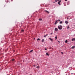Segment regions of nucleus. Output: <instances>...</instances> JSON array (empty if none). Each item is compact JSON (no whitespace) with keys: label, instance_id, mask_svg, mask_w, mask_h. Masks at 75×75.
<instances>
[{"label":"nucleus","instance_id":"nucleus-12","mask_svg":"<svg viewBox=\"0 0 75 75\" xmlns=\"http://www.w3.org/2000/svg\"><path fill=\"white\" fill-rule=\"evenodd\" d=\"M57 23H58V22H57V21H56L54 23V24H57Z\"/></svg>","mask_w":75,"mask_h":75},{"label":"nucleus","instance_id":"nucleus-6","mask_svg":"<svg viewBox=\"0 0 75 75\" xmlns=\"http://www.w3.org/2000/svg\"><path fill=\"white\" fill-rule=\"evenodd\" d=\"M45 11L47 13H49V12L47 11Z\"/></svg>","mask_w":75,"mask_h":75},{"label":"nucleus","instance_id":"nucleus-28","mask_svg":"<svg viewBox=\"0 0 75 75\" xmlns=\"http://www.w3.org/2000/svg\"><path fill=\"white\" fill-rule=\"evenodd\" d=\"M33 66H34V67H35V65H33Z\"/></svg>","mask_w":75,"mask_h":75},{"label":"nucleus","instance_id":"nucleus-25","mask_svg":"<svg viewBox=\"0 0 75 75\" xmlns=\"http://www.w3.org/2000/svg\"><path fill=\"white\" fill-rule=\"evenodd\" d=\"M69 19V18L68 17H67V20H68Z\"/></svg>","mask_w":75,"mask_h":75},{"label":"nucleus","instance_id":"nucleus-15","mask_svg":"<svg viewBox=\"0 0 75 75\" xmlns=\"http://www.w3.org/2000/svg\"><path fill=\"white\" fill-rule=\"evenodd\" d=\"M55 40H57V36H56V37H55Z\"/></svg>","mask_w":75,"mask_h":75},{"label":"nucleus","instance_id":"nucleus-3","mask_svg":"<svg viewBox=\"0 0 75 75\" xmlns=\"http://www.w3.org/2000/svg\"><path fill=\"white\" fill-rule=\"evenodd\" d=\"M49 39L52 42H54V40H53V39L51 38H49Z\"/></svg>","mask_w":75,"mask_h":75},{"label":"nucleus","instance_id":"nucleus-9","mask_svg":"<svg viewBox=\"0 0 75 75\" xmlns=\"http://www.w3.org/2000/svg\"><path fill=\"white\" fill-rule=\"evenodd\" d=\"M44 41V39H42V42H43Z\"/></svg>","mask_w":75,"mask_h":75},{"label":"nucleus","instance_id":"nucleus-13","mask_svg":"<svg viewBox=\"0 0 75 75\" xmlns=\"http://www.w3.org/2000/svg\"><path fill=\"white\" fill-rule=\"evenodd\" d=\"M75 48V46H73L71 47L72 49H73Z\"/></svg>","mask_w":75,"mask_h":75},{"label":"nucleus","instance_id":"nucleus-20","mask_svg":"<svg viewBox=\"0 0 75 75\" xmlns=\"http://www.w3.org/2000/svg\"><path fill=\"white\" fill-rule=\"evenodd\" d=\"M52 47H50L49 49H52Z\"/></svg>","mask_w":75,"mask_h":75},{"label":"nucleus","instance_id":"nucleus-18","mask_svg":"<svg viewBox=\"0 0 75 75\" xmlns=\"http://www.w3.org/2000/svg\"><path fill=\"white\" fill-rule=\"evenodd\" d=\"M60 24H62V21H61L60 22Z\"/></svg>","mask_w":75,"mask_h":75},{"label":"nucleus","instance_id":"nucleus-24","mask_svg":"<svg viewBox=\"0 0 75 75\" xmlns=\"http://www.w3.org/2000/svg\"><path fill=\"white\" fill-rule=\"evenodd\" d=\"M12 60V61H14V59H13Z\"/></svg>","mask_w":75,"mask_h":75},{"label":"nucleus","instance_id":"nucleus-29","mask_svg":"<svg viewBox=\"0 0 75 75\" xmlns=\"http://www.w3.org/2000/svg\"><path fill=\"white\" fill-rule=\"evenodd\" d=\"M13 1V0H11V1Z\"/></svg>","mask_w":75,"mask_h":75},{"label":"nucleus","instance_id":"nucleus-11","mask_svg":"<svg viewBox=\"0 0 75 75\" xmlns=\"http://www.w3.org/2000/svg\"><path fill=\"white\" fill-rule=\"evenodd\" d=\"M72 41H74L75 40V38H73L72 39Z\"/></svg>","mask_w":75,"mask_h":75},{"label":"nucleus","instance_id":"nucleus-7","mask_svg":"<svg viewBox=\"0 0 75 75\" xmlns=\"http://www.w3.org/2000/svg\"><path fill=\"white\" fill-rule=\"evenodd\" d=\"M46 55H48V56H49V55H50L49 54H48V53H46Z\"/></svg>","mask_w":75,"mask_h":75},{"label":"nucleus","instance_id":"nucleus-16","mask_svg":"<svg viewBox=\"0 0 75 75\" xmlns=\"http://www.w3.org/2000/svg\"><path fill=\"white\" fill-rule=\"evenodd\" d=\"M41 39H39V38H38L37 39V40L38 41H40V40Z\"/></svg>","mask_w":75,"mask_h":75},{"label":"nucleus","instance_id":"nucleus-23","mask_svg":"<svg viewBox=\"0 0 75 75\" xmlns=\"http://www.w3.org/2000/svg\"><path fill=\"white\" fill-rule=\"evenodd\" d=\"M21 31H22V32H23V31H24V30H21Z\"/></svg>","mask_w":75,"mask_h":75},{"label":"nucleus","instance_id":"nucleus-31","mask_svg":"<svg viewBox=\"0 0 75 75\" xmlns=\"http://www.w3.org/2000/svg\"><path fill=\"white\" fill-rule=\"evenodd\" d=\"M51 35L53 34L52 33H51Z\"/></svg>","mask_w":75,"mask_h":75},{"label":"nucleus","instance_id":"nucleus-8","mask_svg":"<svg viewBox=\"0 0 75 75\" xmlns=\"http://www.w3.org/2000/svg\"><path fill=\"white\" fill-rule=\"evenodd\" d=\"M48 35V34H46V35H44V37H47Z\"/></svg>","mask_w":75,"mask_h":75},{"label":"nucleus","instance_id":"nucleus-26","mask_svg":"<svg viewBox=\"0 0 75 75\" xmlns=\"http://www.w3.org/2000/svg\"><path fill=\"white\" fill-rule=\"evenodd\" d=\"M57 21H60V20H57Z\"/></svg>","mask_w":75,"mask_h":75},{"label":"nucleus","instance_id":"nucleus-5","mask_svg":"<svg viewBox=\"0 0 75 75\" xmlns=\"http://www.w3.org/2000/svg\"><path fill=\"white\" fill-rule=\"evenodd\" d=\"M66 24H68V21H66L65 22Z\"/></svg>","mask_w":75,"mask_h":75},{"label":"nucleus","instance_id":"nucleus-19","mask_svg":"<svg viewBox=\"0 0 75 75\" xmlns=\"http://www.w3.org/2000/svg\"><path fill=\"white\" fill-rule=\"evenodd\" d=\"M39 20L40 21H42V19H39Z\"/></svg>","mask_w":75,"mask_h":75},{"label":"nucleus","instance_id":"nucleus-27","mask_svg":"<svg viewBox=\"0 0 75 75\" xmlns=\"http://www.w3.org/2000/svg\"><path fill=\"white\" fill-rule=\"evenodd\" d=\"M47 48H45V50H47Z\"/></svg>","mask_w":75,"mask_h":75},{"label":"nucleus","instance_id":"nucleus-1","mask_svg":"<svg viewBox=\"0 0 75 75\" xmlns=\"http://www.w3.org/2000/svg\"><path fill=\"white\" fill-rule=\"evenodd\" d=\"M58 27L59 30H62V25H59L58 26Z\"/></svg>","mask_w":75,"mask_h":75},{"label":"nucleus","instance_id":"nucleus-32","mask_svg":"<svg viewBox=\"0 0 75 75\" xmlns=\"http://www.w3.org/2000/svg\"><path fill=\"white\" fill-rule=\"evenodd\" d=\"M58 42H59H59H59V41H58Z\"/></svg>","mask_w":75,"mask_h":75},{"label":"nucleus","instance_id":"nucleus-22","mask_svg":"<svg viewBox=\"0 0 75 75\" xmlns=\"http://www.w3.org/2000/svg\"><path fill=\"white\" fill-rule=\"evenodd\" d=\"M59 0H55V2H57V1H59Z\"/></svg>","mask_w":75,"mask_h":75},{"label":"nucleus","instance_id":"nucleus-4","mask_svg":"<svg viewBox=\"0 0 75 75\" xmlns=\"http://www.w3.org/2000/svg\"><path fill=\"white\" fill-rule=\"evenodd\" d=\"M55 31H58V28H55Z\"/></svg>","mask_w":75,"mask_h":75},{"label":"nucleus","instance_id":"nucleus-2","mask_svg":"<svg viewBox=\"0 0 75 75\" xmlns=\"http://www.w3.org/2000/svg\"><path fill=\"white\" fill-rule=\"evenodd\" d=\"M61 0H60L58 3V4H59V5H61V4H60V3H61Z\"/></svg>","mask_w":75,"mask_h":75},{"label":"nucleus","instance_id":"nucleus-17","mask_svg":"<svg viewBox=\"0 0 75 75\" xmlns=\"http://www.w3.org/2000/svg\"><path fill=\"white\" fill-rule=\"evenodd\" d=\"M65 42H66V43H67V42H68V41L67 40H66L65 41Z\"/></svg>","mask_w":75,"mask_h":75},{"label":"nucleus","instance_id":"nucleus-33","mask_svg":"<svg viewBox=\"0 0 75 75\" xmlns=\"http://www.w3.org/2000/svg\"><path fill=\"white\" fill-rule=\"evenodd\" d=\"M61 54H63V53L62 52H61Z\"/></svg>","mask_w":75,"mask_h":75},{"label":"nucleus","instance_id":"nucleus-30","mask_svg":"<svg viewBox=\"0 0 75 75\" xmlns=\"http://www.w3.org/2000/svg\"><path fill=\"white\" fill-rule=\"evenodd\" d=\"M67 1V0H65V1Z\"/></svg>","mask_w":75,"mask_h":75},{"label":"nucleus","instance_id":"nucleus-34","mask_svg":"<svg viewBox=\"0 0 75 75\" xmlns=\"http://www.w3.org/2000/svg\"><path fill=\"white\" fill-rule=\"evenodd\" d=\"M71 75H72V74H73V73H71Z\"/></svg>","mask_w":75,"mask_h":75},{"label":"nucleus","instance_id":"nucleus-21","mask_svg":"<svg viewBox=\"0 0 75 75\" xmlns=\"http://www.w3.org/2000/svg\"><path fill=\"white\" fill-rule=\"evenodd\" d=\"M69 28V26H68L67 27V29H68Z\"/></svg>","mask_w":75,"mask_h":75},{"label":"nucleus","instance_id":"nucleus-10","mask_svg":"<svg viewBox=\"0 0 75 75\" xmlns=\"http://www.w3.org/2000/svg\"><path fill=\"white\" fill-rule=\"evenodd\" d=\"M33 50H30V51L29 52L30 53H31V52H33Z\"/></svg>","mask_w":75,"mask_h":75},{"label":"nucleus","instance_id":"nucleus-35","mask_svg":"<svg viewBox=\"0 0 75 75\" xmlns=\"http://www.w3.org/2000/svg\"><path fill=\"white\" fill-rule=\"evenodd\" d=\"M52 50H53V48H52Z\"/></svg>","mask_w":75,"mask_h":75},{"label":"nucleus","instance_id":"nucleus-36","mask_svg":"<svg viewBox=\"0 0 75 75\" xmlns=\"http://www.w3.org/2000/svg\"><path fill=\"white\" fill-rule=\"evenodd\" d=\"M34 40H35V38H34Z\"/></svg>","mask_w":75,"mask_h":75},{"label":"nucleus","instance_id":"nucleus-14","mask_svg":"<svg viewBox=\"0 0 75 75\" xmlns=\"http://www.w3.org/2000/svg\"><path fill=\"white\" fill-rule=\"evenodd\" d=\"M36 68H40V67L39 66H38L36 67Z\"/></svg>","mask_w":75,"mask_h":75}]
</instances>
